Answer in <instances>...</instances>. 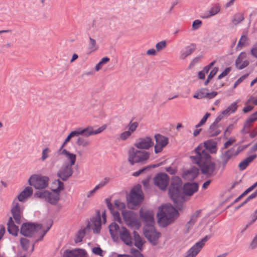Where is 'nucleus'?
Returning a JSON list of instances; mask_svg holds the SVG:
<instances>
[{
    "mask_svg": "<svg viewBox=\"0 0 257 257\" xmlns=\"http://www.w3.org/2000/svg\"><path fill=\"white\" fill-rule=\"evenodd\" d=\"M169 177L164 173H158L154 178V182L156 186L162 190H165L168 185Z\"/></svg>",
    "mask_w": 257,
    "mask_h": 257,
    "instance_id": "11",
    "label": "nucleus"
},
{
    "mask_svg": "<svg viewBox=\"0 0 257 257\" xmlns=\"http://www.w3.org/2000/svg\"><path fill=\"white\" fill-rule=\"evenodd\" d=\"M202 25L201 21L199 20H195L192 23V29L194 30L198 29Z\"/></svg>",
    "mask_w": 257,
    "mask_h": 257,
    "instance_id": "56",
    "label": "nucleus"
},
{
    "mask_svg": "<svg viewBox=\"0 0 257 257\" xmlns=\"http://www.w3.org/2000/svg\"><path fill=\"white\" fill-rule=\"evenodd\" d=\"M73 168L71 165L64 164L57 172V176L63 181H67L73 174Z\"/></svg>",
    "mask_w": 257,
    "mask_h": 257,
    "instance_id": "16",
    "label": "nucleus"
},
{
    "mask_svg": "<svg viewBox=\"0 0 257 257\" xmlns=\"http://www.w3.org/2000/svg\"><path fill=\"white\" fill-rule=\"evenodd\" d=\"M154 138L156 141L154 151L156 154H158L168 145L169 140L167 137L159 134H156Z\"/></svg>",
    "mask_w": 257,
    "mask_h": 257,
    "instance_id": "13",
    "label": "nucleus"
},
{
    "mask_svg": "<svg viewBox=\"0 0 257 257\" xmlns=\"http://www.w3.org/2000/svg\"><path fill=\"white\" fill-rule=\"evenodd\" d=\"M109 230L110 234L113 239L117 238L118 236L121 231V228H120L118 225L113 222L109 226Z\"/></svg>",
    "mask_w": 257,
    "mask_h": 257,
    "instance_id": "27",
    "label": "nucleus"
},
{
    "mask_svg": "<svg viewBox=\"0 0 257 257\" xmlns=\"http://www.w3.org/2000/svg\"><path fill=\"white\" fill-rule=\"evenodd\" d=\"M257 187V182L250 186L248 188H247L246 190H245L241 194H240L237 198H236L232 203V204H234L238 202L241 199H242L244 196L247 195V193L252 191L255 188Z\"/></svg>",
    "mask_w": 257,
    "mask_h": 257,
    "instance_id": "35",
    "label": "nucleus"
},
{
    "mask_svg": "<svg viewBox=\"0 0 257 257\" xmlns=\"http://www.w3.org/2000/svg\"><path fill=\"white\" fill-rule=\"evenodd\" d=\"M63 257H87V252L81 248L66 249L64 252Z\"/></svg>",
    "mask_w": 257,
    "mask_h": 257,
    "instance_id": "19",
    "label": "nucleus"
},
{
    "mask_svg": "<svg viewBox=\"0 0 257 257\" xmlns=\"http://www.w3.org/2000/svg\"><path fill=\"white\" fill-rule=\"evenodd\" d=\"M131 255L127 254H118L117 257H144L143 254L136 249L132 248L131 249Z\"/></svg>",
    "mask_w": 257,
    "mask_h": 257,
    "instance_id": "38",
    "label": "nucleus"
},
{
    "mask_svg": "<svg viewBox=\"0 0 257 257\" xmlns=\"http://www.w3.org/2000/svg\"><path fill=\"white\" fill-rule=\"evenodd\" d=\"M244 20L243 15L242 14H236L234 16V19L232 20V23L234 25H237L240 23Z\"/></svg>",
    "mask_w": 257,
    "mask_h": 257,
    "instance_id": "44",
    "label": "nucleus"
},
{
    "mask_svg": "<svg viewBox=\"0 0 257 257\" xmlns=\"http://www.w3.org/2000/svg\"><path fill=\"white\" fill-rule=\"evenodd\" d=\"M62 155L65 156L70 161V163H67L66 164L71 165V166H73L76 162V155L71 153L67 151L66 149H64L61 152Z\"/></svg>",
    "mask_w": 257,
    "mask_h": 257,
    "instance_id": "32",
    "label": "nucleus"
},
{
    "mask_svg": "<svg viewBox=\"0 0 257 257\" xmlns=\"http://www.w3.org/2000/svg\"><path fill=\"white\" fill-rule=\"evenodd\" d=\"M33 194V189L30 187H27L25 189L21 192L18 196V200L21 202L24 201L28 197L32 195Z\"/></svg>",
    "mask_w": 257,
    "mask_h": 257,
    "instance_id": "28",
    "label": "nucleus"
},
{
    "mask_svg": "<svg viewBox=\"0 0 257 257\" xmlns=\"http://www.w3.org/2000/svg\"><path fill=\"white\" fill-rule=\"evenodd\" d=\"M144 234L153 245H156L158 243L161 233L156 230L154 226L146 228L145 230Z\"/></svg>",
    "mask_w": 257,
    "mask_h": 257,
    "instance_id": "12",
    "label": "nucleus"
},
{
    "mask_svg": "<svg viewBox=\"0 0 257 257\" xmlns=\"http://www.w3.org/2000/svg\"><path fill=\"white\" fill-rule=\"evenodd\" d=\"M140 213L142 221L146 224V228L154 226L155 221L154 214L152 211L141 209Z\"/></svg>",
    "mask_w": 257,
    "mask_h": 257,
    "instance_id": "15",
    "label": "nucleus"
},
{
    "mask_svg": "<svg viewBox=\"0 0 257 257\" xmlns=\"http://www.w3.org/2000/svg\"><path fill=\"white\" fill-rule=\"evenodd\" d=\"M76 144L78 146L82 147H86L90 145V142L88 140L82 137H79L76 142Z\"/></svg>",
    "mask_w": 257,
    "mask_h": 257,
    "instance_id": "40",
    "label": "nucleus"
},
{
    "mask_svg": "<svg viewBox=\"0 0 257 257\" xmlns=\"http://www.w3.org/2000/svg\"><path fill=\"white\" fill-rule=\"evenodd\" d=\"M64 183L58 179L53 183V192L47 190L38 191L35 193V196L44 199L52 205H56L60 200V192L64 189Z\"/></svg>",
    "mask_w": 257,
    "mask_h": 257,
    "instance_id": "2",
    "label": "nucleus"
},
{
    "mask_svg": "<svg viewBox=\"0 0 257 257\" xmlns=\"http://www.w3.org/2000/svg\"><path fill=\"white\" fill-rule=\"evenodd\" d=\"M237 102H234L230 105H229L226 109L222 111L223 115H228L230 113L235 112L237 108Z\"/></svg>",
    "mask_w": 257,
    "mask_h": 257,
    "instance_id": "36",
    "label": "nucleus"
},
{
    "mask_svg": "<svg viewBox=\"0 0 257 257\" xmlns=\"http://www.w3.org/2000/svg\"><path fill=\"white\" fill-rule=\"evenodd\" d=\"M248 74H245L239 78H238L234 83L233 85V88H235L238 85H239L241 82H242L245 78H246L248 76Z\"/></svg>",
    "mask_w": 257,
    "mask_h": 257,
    "instance_id": "57",
    "label": "nucleus"
},
{
    "mask_svg": "<svg viewBox=\"0 0 257 257\" xmlns=\"http://www.w3.org/2000/svg\"><path fill=\"white\" fill-rule=\"evenodd\" d=\"M198 184L196 182L186 183L184 184L182 190L183 194L186 196H192L198 190Z\"/></svg>",
    "mask_w": 257,
    "mask_h": 257,
    "instance_id": "18",
    "label": "nucleus"
},
{
    "mask_svg": "<svg viewBox=\"0 0 257 257\" xmlns=\"http://www.w3.org/2000/svg\"><path fill=\"white\" fill-rule=\"evenodd\" d=\"M247 41V38L246 36L243 35L241 37L237 46V49H240L243 46H244Z\"/></svg>",
    "mask_w": 257,
    "mask_h": 257,
    "instance_id": "51",
    "label": "nucleus"
},
{
    "mask_svg": "<svg viewBox=\"0 0 257 257\" xmlns=\"http://www.w3.org/2000/svg\"><path fill=\"white\" fill-rule=\"evenodd\" d=\"M92 252L96 254L101 256H103L102 250L99 247H95L92 248Z\"/></svg>",
    "mask_w": 257,
    "mask_h": 257,
    "instance_id": "62",
    "label": "nucleus"
},
{
    "mask_svg": "<svg viewBox=\"0 0 257 257\" xmlns=\"http://www.w3.org/2000/svg\"><path fill=\"white\" fill-rule=\"evenodd\" d=\"M201 59V56L196 57L191 62L189 68L190 69L193 68L197 63H198Z\"/></svg>",
    "mask_w": 257,
    "mask_h": 257,
    "instance_id": "61",
    "label": "nucleus"
},
{
    "mask_svg": "<svg viewBox=\"0 0 257 257\" xmlns=\"http://www.w3.org/2000/svg\"><path fill=\"white\" fill-rule=\"evenodd\" d=\"M216 61L214 60L210 63L208 65L205 66L203 69V71L204 72L205 74H207L210 69L214 66L215 64Z\"/></svg>",
    "mask_w": 257,
    "mask_h": 257,
    "instance_id": "58",
    "label": "nucleus"
},
{
    "mask_svg": "<svg viewBox=\"0 0 257 257\" xmlns=\"http://www.w3.org/2000/svg\"><path fill=\"white\" fill-rule=\"evenodd\" d=\"M246 53L245 52H241L238 57L236 58L235 61V66L236 68L239 70H241L249 64V62L247 60L242 62V60L245 58Z\"/></svg>",
    "mask_w": 257,
    "mask_h": 257,
    "instance_id": "25",
    "label": "nucleus"
},
{
    "mask_svg": "<svg viewBox=\"0 0 257 257\" xmlns=\"http://www.w3.org/2000/svg\"><path fill=\"white\" fill-rule=\"evenodd\" d=\"M256 158V155H253L247 157L239 164V168L240 170H243L246 168L249 164Z\"/></svg>",
    "mask_w": 257,
    "mask_h": 257,
    "instance_id": "33",
    "label": "nucleus"
},
{
    "mask_svg": "<svg viewBox=\"0 0 257 257\" xmlns=\"http://www.w3.org/2000/svg\"><path fill=\"white\" fill-rule=\"evenodd\" d=\"M114 206L116 209L122 210V211H123V210L125 208V204L119 200H116L114 202Z\"/></svg>",
    "mask_w": 257,
    "mask_h": 257,
    "instance_id": "53",
    "label": "nucleus"
},
{
    "mask_svg": "<svg viewBox=\"0 0 257 257\" xmlns=\"http://www.w3.org/2000/svg\"><path fill=\"white\" fill-rule=\"evenodd\" d=\"M86 233V228L80 230L77 233L75 241L76 242L82 241Z\"/></svg>",
    "mask_w": 257,
    "mask_h": 257,
    "instance_id": "42",
    "label": "nucleus"
},
{
    "mask_svg": "<svg viewBox=\"0 0 257 257\" xmlns=\"http://www.w3.org/2000/svg\"><path fill=\"white\" fill-rule=\"evenodd\" d=\"M11 213L12 214V219L15 220L16 223L20 224L21 223V219L23 217V207L18 202L16 199L14 200L12 208Z\"/></svg>",
    "mask_w": 257,
    "mask_h": 257,
    "instance_id": "10",
    "label": "nucleus"
},
{
    "mask_svg": "<svg viewBox=\"0 0 257 257\" xmlns=\"http://www.w3.org/2000/svg\"><path fill=\"white\" fill-rule=\"evenodd\" d=\"M109 209L111 210V208H109ZM111 211L113 216L114 220L120 223L121 218L120 217L119 213L117 211L111 210Z\"/></svg>",
    "mask_w": 257,
    "mask_h": 257,
    "instance_id": "55",
    "label": "nucleus"
},
{
    "mask_svg": "<svg viewBox=\"0 0 257 257\" xmlns=\"http://www.w3.org/2000/svg\"><path fill=\"white\" fill-rule=\"evenodd\" d=\"M120 239L126 245L132 246L133 244V238L129 231L124 227L121 228V231L118 235Z\"/></svg>",
    "mask_w": 257,
    "mask_h": 257,
    "instance_id": "21",
    "label": "nucleus"
},
{
    "mask_svg": "<svg viewBox=\"0 0 257 257\" xmlns=\"http://www.w3.org/2000/svg\"><path fill=\"white\" fill-rule=\"evenodd\" d=\"M109 58L105 57L101 59L100 62L95 66V70L98 71L101 69L103 64H106L109 61Z\"/></svg>",
    "mask_w": 257,
    "mask_h": 257,
    "instance_id": "45",
    "label": "nucleus"
},
{
    "mask_svg": "<svg viewBox=\"0 0 257 257\" xmlns=\"http://www.w3.org/2000/svg\"><path fill=\"white\" fill-rule=\"evenodd\" d=\"M210 236L206 235L200 241L196 242L191 248H190L185 257H195L203 247L204 243L210 238Z\"/></svg>",
    "mask_w": 257,
    "mask_h": 257,
    "instance_id": "14",
    "label": "nucleus"
},
{
    "mask_svg": "<svg viewBox=\"0 0 257 257\" xmlns=\"http://www.w3.org/2000/svg\"><path fill=\"white\" fill-rule=\"evenodd\" d=\"M178 215V211L174 207L171 205H165L157 214L158 223L163 226H166Z\"/></svg>",
    "mask_w": 257,
    "mask_h": 257,
    "instance_id": "4",
    "label": "nucleus"
},
{
    "mask_svg": "<svg viewBox=\"0 0 257 257\" xmlns=\"http://www.w3.org/2000/svg\"><path fill=\"white\" fill-rule=\"evenodd\" d=\"M134 240L135 242V245L140 249H142V247L144 245V242L143 238L141 236L137 233V231H134L133 232Z\"/></svg>",
    "mask_w": 257,
    "mask_h": 257,
    "instance_id": "34",
    "label": "nucleus"
},
{
    "mask_svg": "<svg viewBox=\"0 0 257 257\" xmlns=\"http://www.w3.org/2000/svg\"><path fill=\"white\" fill-rule=\"evenodd\" d=\"M207 151L210 153H215L217 151L216 144L211 141L204 143V145L200 144L192 152L193 155L190 159L193 163L197 164L204 175L211 177L215 175V164L211 161V156Z\"/></svg>",
    "mask_w": 257,
    "mask_h": 257,
    "instance_id": "1",
    "label": "nucleus"
},
{
    "mask_svg": "<svg viewBox=\"0 0 257 257\" xmlns=\"http://www.w3.org/2000/svg\"><path fill=\"white\" fill-rule=\"evenodd\" d=\"M250 245L252 248L257 247V235L254 237Z\"/></svg>",
    "mask_w": 257,
    "mask_h": 257,
    "instance_id": "64",
    "label": "nucleus"
},
{
    "mask_svg": "<svg viewBox=\"0 0 257 257\" xmlns=\"http://www.w3.org/2000/svg\"><path fill=\"white\" fill-rule=\"evenodd\" d=\"M255 120H256V117H254L252 114L245 121L241 132L243 133H248L252 124V123Z\"/></svg>",
    "mask_w": 257,
    "mask_h": 257,
    "instance_id": "30",
    "label": "nucleus"
},
{
    "mask_svg": "<svg viewBox=\"0 0 257 257\" xmlns=\"http://www.w3.org/2000/svg\"><path fill=\"white\" fill-rule=\"evenodd\" d=\"M231 68L230 67L226 68L219 76L218 79H221L225 77L230 72Z\"/></svg>",
    "mask_w": 257,
    "mask_h": 257,
    "instance_id": "59",
    "label": "nucleus"
},
{
    "mask_svg": "<svg viewBox=\"0 0 257 257\" xmlns=\"http://www.w3.org/2000/svg\"><path fill=\"white\" fill-rule=\"evenodd\" d=\"M122 215L126 224L130 227L139 229L141 223L136 213L132 211H122Z\"/></svg>",
    "mask_w": 257,
    "mask_h": 257,
    "instance_id": "9",
    "label": "nucleus"
},
{
    "mask_svg": "<svg viewBox=\"0 0 257 257\" xmlns=\"http://www.w3.org/2000/svg\"><path fill=\"white\" fill-rule=\"evenodd\" d=\"M210 114L209 113H208V112L206 113V114L204 115V116L203 117V118L201 119L200 122L197 124L196 125L195 127L196 128H198V127L201 126V125H202L203 124H204L206 122L208 117L210 116Z\"/></svg>",
    "mask_w": 257,
    "mask_h": 257,
    "instance_id": "54",
    "label": "nucleus"
},
{
    "mask_svg": "<svg viewBox=\"0 0 257 257\" xmlns=\"http://www.w3.org/2000/svg\"><path fill=\"white\" fill-rule=\"evenodd\" d=\"M250 53L253 57L257 58V42L251 48Z\"/></svg>",
    "mask_w": 257,
    "mask_h": 257,
    "instance_id": "63",
    "label": "nucleus"
},
{
    "mask_svg": "<svg viewBox=\"0 0 257 257\" xmlns=\"http://www.w3.org/2000/svg\"><path fill=\"white\" fill-rule=\"evenodd\" d=\"M138 125L139 124L137 122H133L132 121H131L128 124V130L127 131L130 132V133L132 134L136 131Z\"/></svg>",
    "mask_w": 257,
    "mask_h": 257,
    "instance_id": "48",
    "label": "nucleus"
},
{
    "mask_svg": "<svg viewBox=\"0 0 257 257\" xmlns=\"http://www.w3.org/2000/svg\"><path fill=\"white\" fill-rule=\"evenodd\" d=\"M166 46L167 43L166 41H161L156 44V51L158 52L161 51L162 50L164 49L166 47Z\"/></svg>",
    "mask_w": 257,
    "mask_h": 257,
    "instance_id": "50",
    "label": "nucleus"
},
{
    "mask_svg": "<svg viewBox=\"0 0 257 257\" xmlns=\"http://www.w3.org/2000/svg\"><path fill=\"white\" fill-rule=\"evenodd\" d=\"M98 48L95 39L89 37V43L88 44V49L90 52H93L97 50Z\"/></svg>",
    "mask_w": 257,
    "mask_h": 257,
    "instance_id": "39",
    "label": "nucleus"
},
{
    "mask_svg": "<svg viewBox=\"0 0 257 257\" xmlns=\"http://www.w3.org/2000/svg\"><path fill=\"white\" fill-rule=\"evenodd\" d=\"M144 199L143 193L141 186L138 185L134 187L131 190L128 197L127 203L129 208H134L135 206L140 204Z\"/></svg>",
    "mask_w": 257,
    "mask_h": 257,
    "instance_id": "7",
    "label": "nucleus"
},
{
    "mask_svg": "<svg viewBox=\"0 0 257 257\" xmlns=\"http://www.w3.org/2000/svg\"><path fill=\"white\" fill-rule=\"evenodd\" d=\"M198 169L196 167H193L184 173V177L189 180H193L198 176Z\"/></svg>",
    "mask_w": 257,
    "mask_h": 257,
    "instance_id": "29",
    "label": "nucleus"
},
{
    "mask_svg": "<svg viewBox=\"0 0 257 257\" xmlns=\"http://www.w3.org/2000/svg\"><path fill=\"white\" fill-rule=\"evenodd\" d=\"M214 127L212 128V124L209 128V134L211 137L217 136L220 133V131L219 130V125H214Z\"/></svg>",
    "mask_w": 257,
    "mask_h": 257,
    "instance_id": "41",
    "label": "nucleus"
},
{
    "mask_svg": "<svg viewBox=\"0 0 257 257\" xmlns=\"http://www.w3.org/2000/svg\"><path fill=\"white\" fill-rule=\"evenodd\" d=\"M91 228L95 233H99L101 228V219L100 211L97 210L96 216L91 220Z\"/></svg>",
    "mask_w": 257,
    "mask_h": 257,
    "instance_id": "22",
    "label": "nucleus"
},
{
    "mask_svg": "<svg viewBox=\"0 0 257 257\" xmlns=\"http://www.w3.org/2000/svg\"><path fill=\"white\" fill-rule=\"evenodd\" d=\"M200 212L197 211L194 214H193L191 217V219L189 221H188L186 224V227L188 230L192 226L194 225V224L196 222L197 220V218L199 216Z\"/></svg>",
    "mask_w": 257,
    "mask_h": 257,
    "instance_id": "37",
    "label": "nucleus"
},
{
    "mask_svg": "<svg viewBox=\"0 0 257 257\" xmlns=\"http://www.w3.org/2000/svg\"><path fill=\"white\" fill-rule=\"evenodd\" d=\"M132 134L130 133V132L125 131L119 135L118 140L121 141H125Z\"/></svg>",
    "mask_w": 257,
    "mask_h": 257,
    "instance_id": "52",
    "label": "nucleus"
},
{
    "mask_svg": "<svg viewBox=\"0 0 257 257\" xmlns=\"http://www.w3.org/2000/svg\"><path fill=\"white\" fill-rule=\"evenodd\" d=\"M52 225V222L49 221L46 229H44L41 224H35L33 223H24L21 228V233L25 236H32L35 232H38L41 235V237L37 241L41 240L46 233L49 231Z\"/></svg>",
    "mask_w": 257,
    "mask_h": 257,
    "instance_id": "3",
    "label": "nucleus"
},
{
    "mask_svg": "<svg viewBox=\"0 0 257 257\" xmlns=\"http://www.w3.org/2000/svg\"><path fill=\"white\" fill-rule=\"evenodd\" d=\"M220 10V7L218 4H216L208 11V13L202 16L203 19H208L217 14Z\"/></svg>",
    "mask_w": 257,
    "mask_h": 257,
    "instance_id": "31",
    "label": "nucleus"
},
{
    "mask_svg": "<svg viewBox=\"0 0 257 257\" xmlns=\"http://www.w3.org/2000/svg\"><path fill=\"white\" fill-rule=\"evenodd\" d=\"M154 145V142L150 137H145L138 139L134 146L139 149L148 150Z\"/></svg>",
    "mask_w": 257,
    "mask_h": 257,
    "instance_id": "17",
    "label": "nucleus"
},
{
    "mask_svg": "<svg viewBox=\"0 0 257 257\" xmlns=\"http://www.w3.org/2000/svg\"><path fill=\"white\" fill-rule=\"evenodd\" d=\"M196 49V45L194 44H191L185 47L180 51V58L181 59H185L188 56L193 53Z\"/></svg>",
    "mask_w": 257,
    "mask_h": 257,
    "instance_id": "24",
    "label": "nucleus"
},
{
    "mask_svg": "<svg viewBox=\"0 0 257 257\" xmlns=\"http://www.w3.org/2000/svg\"><path fill=\"white\" fill-rule=\"evenodd\" d=\"M49 181V178L47 176L34 174L30 177L29 184L36 189H43L48 187Z\"/></svg>",
    "mask_w": 257,
    "mask_h": 257,
    "instance_id": "8",
    "label": "nucleus"
},
{
    "mask_svg": "<svg viewBox=\"0 0 257 257\" xmlns=\"http://www.w3.org/2000/svg\"><path fill=\"white\" fill-rule=\"evenodd\" d=\"M7 225L8 231L9 233L13 235H17L19 231V227L15 224L12 217L9 218Z\"/></svg>",
    "mask_w": 257,
    "mask_h": 257,
    "instance_id": "26",
    "label": "nucleus"
},
{
    "mask_svg": "<svg viewBox=\"0 0 257 257\" xmlns=\"http://www.w3.org/2000/svg\"><path fill=\"white\" fill-rule=\"evenodd\" d=\"M51 152L50 149L46 147L43 151L42 153V156L41 157L40 160L42 161H44L49 157V154Z\"/></svg>",
    "mask_w": 257,
    "mask_h": 257,
    "instance_id": "47",
    "label": "nucleus"
},
{
    "mask_svg": "<svg viewBox=\"0 0 257 257\" xmlns=\"http://www.w3.org/2000/svg\"><path fill=\"white\" fill-rule=\"evenodd\" d=\"M20 243L22 247L25 250L28 249L29 247V240L26 238H21L20 240Z\"/></svg>",
    "mask_w": 257,
    "mask_h": 257,
    "instance_id": "49",
    "label": "nucleus"
},
{
    "mask_svg": "<svg viewBox=\"0 0 257 257\" xmlns=\"http://www.w3.org/2000/svg\"><path fill=\"white\" fill-rule=\"evenodd\" d=\"M106 125L105 124L99 127L97 130L94 131L92 126H88L85 128L81 129V135H83L86 137H88L90 136L95 135L102 133L106 129Z\"/></svg>",
    "mask_w": 257,
    "mask_h": 257,
    "instance_id": "20",
    "label": "nucleus"
},
{
    "mask_svg": "<svg viewBox=\"0 0 257 257\" xmlns=\"http://www.w3.org/2000/svg\"><path fill=\"white\" fill-rule=\"evenodd\" d=\"M207 90L206 89H202L199 91L196 92L194 95L193 97L197 99H202L206 98V94L207 93Z\"/></svg>",
    "mask_w": 257,
    "mask_h": 257,
    "instance_id": "43",
    "label": "nucleus"
},
{
    "mask_svg": "<svg viewBox=\"0 0 257 257\" xmlns=\"http://www.w3.org/2000/svg\"><path fill=\"white\" fill-rule=\"evenodd\" d=\"M238 153L239 151H235L234 148H232L224 152L221 157L223 166H225L228 161L232 157L237 156Z\"/></svg>",
    "mask_w": 257,
    "mask_h": 257,
    "instance_id": "23",
    "label": "nucleus"
},
{
    "mask_svg": "<svg viewBox=\"0 0 257 257\" xmlns=\"http://www.w3.org/2000/svg\"><path fill=\"white\" fill-rule=\"evenodd\" d=\"M182 181L180 178L174 176L172 178L171 185L169 189V194L176 207L183 200L181 193Z\"/></svg>",
    "mask_w": 257,
    "mask_h": 257,
    "instance_id": "5",
    "label": "nucleus"
},
{
    "mask_svg": "<svg viewBox=\"0 0 257 257\" xmlns=\"http://www.w3.org/2000/svg\"><path fill=\"white\" fill-rule=\"evenodd\" d=\"M219 68L217 67H214L212 70L210 71L208 75V79H212V78L216 74L218 71Z\"/></svg>",
    "mask_w": 257,
    "mask_h": 257,
    "instance_id": "60",
    "label": "nucleus"
},
{
    "mask_svg": "<svg viewBox=\"0 0 257 257\" xmlns=\"http://www.w3.org/2000/svg\"><path fill=\"white\" fill-rule=\"evenodd\" d=\"M110 180V179L108 177L104 178L102 180H101L99 183L95 186V189L99 190L102 188H103L104 186L107 184Z\"/></svg>",
    "mask_w": 257,
    "mask_h": 257,
    "instance_id": "46",
    "label": "nucleus"
},
{
    "mask_svg": "<svg viewBox=\"0 0 257 257\" xmlns=\"http://www.w3.org/2000/svg\"><path fill=\"white\" fill-rule=\"evenodd\" d=\"M150 153L146 151L137 150L134 147L130 148L128 150V161L130 164H144L150 158Z\"/></svg>",
    "mask_w": 257,
    "mask_h": 257,
    "instance_id": "6",
    "label": "nucleus"
}]
</instances>
